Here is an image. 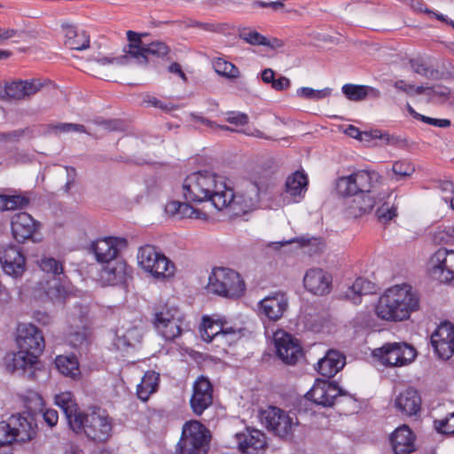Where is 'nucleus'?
Wrapping results in <instances>:
<instances>
[{
    "mask_svg": "<svg viewBox=\"0 0 454 454\" xmlns=\"http://www.w3.org/2000/svg\"><path fill=\"white\" fill-rule=\"evenodd\" d=\"M17 344L19 351L12 354L6 363L7 370L18 373L29 380L36 378L38 356L44 349L45 342L42 331L29 324L18 329Z\"/></svg>",
    "mask_w": 454,
    "mask_h": 454,
    "instance_id": "nucleus-1",
    "label": "nucleus"
},
{
    "mask_svg": "<svg viewBox=\"0 0 454 454\" xmlns=\"http://www.w3.org/2000/svg\"><path fill=\"white\" fill-rule=\"evenodd\" d=\"M224 184L223 176L207 170L196 171L184 180L183 197L193 203L210 202L220 211L226 208V200L223 199Z\"/></svg>",
    "mask_w": 454,
    "mask_h": 454,
    "instance_id": "nucleus-2",
    "label": "nucleus"
},
{
    "mask_svg": "<svg viewBox=\"0 0 454 454\" xmlns=\"http://www.w3.org/2000/svg\"><path fill=\"white\" fill-rule=\"evenodd\" d=\"M420 300L417 292L408 284L396 285L386 290L375 306L377 317L390 322L410 318L419 309Z\"/></svg>",
    "mask_w": 454,
    "mask_h": 454,
    "instance_id": "nucleus-3",
    "label": "nucleus"
},
{
    "mask_svg": "<svg viewBox=\"0 0 454 454\" xmlns=\"http://www.w3.org/2000/svg\"><path fill=\"white\" fill-rule=\"evenodd\" d=\"M73 432L83 434L95 442H106L112 436L113 419L99 408H93L89 412H83L80 419H74Z\"/></svg>",
    "mask_w": 454,
    "mask_h": 454,
    "instance_id": "nucleus-4",
    "label": "nucleus"
},
{
    "mask_svg": "<svg viewBox=\"0 0 454 454\" xmlns=\"http://www.w3.org/2000/svg\"><path fill=\"white\" fill-rule=\"evenodd\" d=\"M261 187L259 183L251 179H243L238 185V191L224 184L226 207L233 215H242L257 208L260 202Z\"/></svg>",
    "mask_w": 454,
    "mask_h": 454,
    "instance_id": "nucleus-5",
    "label": "nucleus"
},
{
    "mask_svg": "<svg viewBox=\"0 0 454 454\" xmlns=\"http://www.w3.org/2000/svg\"><path fill=\"white\" fill-rule=\"evenodd\" d=\"M211 440L210 431L198 420L184 424L176 444V454H207Z\"/></svg>",
    "mask_w": 454,
    "mask_h": 454,
    "instance_id": "nucleus-6",
    "label": "nucleus"
},
{
    "mask_svg": "<svg viewBox=\"0 0 454 454\" xmlns=\"http://www.w3.org/2000/svg\"><path fill=\"white\" fill-rule=\"evenodd\" d=\"M207 291L214 294L238 299L246 290V285L241 276L228 268H215L208 278Z\"/></svg>",
    "mask_w": 454,
    "mask_h": 454,
    "instance_id": "nucleus-7",
    "label": "nucleus"
},
{
    "mask_svg": "<svg viewBox=\"0 0 454 454\" xmlns=\"http://www.w3.org/2000/svg\"><path fill=\"white\" fill-rule=\"evenodd\" d=\"M137 262L145 271L156 278H164L174 274V263L153 246L141 247L137 253Z\"/></svg>",
    "mask_w": 454,
    "mask_h": 454,
    "instance_id": "nucleus-8",
    "label": "nucleus"
},
{
    "mask_svg": "<svg viewBox=\"0 0 454 454\" xmlns=\"http://www.w3.org/2000/svg\"><path fill=\"white\" fill-rule=\"evenodd\" d=\"M373 356L386 366L400 367L411 363L417 356V351L406 342H393L374 349Z\"/></svg>",
    "mask_w": 454,
    "mask_h": 454,
    "instance_id": "nucleus-9",
    "label": "nucleus"
},
{
    "mask_svg": "<svg viewBox=\"0 0 454 454\" xmlns=\"http://www.w3.org/2000/svg\"><path fill=\"white\" fill-rule=\"evenodd\" d=\"M380 176L372 171L360 170L348 176L339 177L336 181V192L341 197H352L355 194L372 193V182Z\"/></svg>",
    "mask_w": 454,
    "mask_h": 454,
    "instance_id": "nucleus-10",
    "label": "nucleus"
},
{
    "mask_svg": "<svg viewBox=\"0 0 454 454\" xmlns=\"http://www.w3.org/2000/svg\"><path fill=\"white\" fill-rule=\"evenodd\" d=\"M153 326L166 340H174L182 334V320L178 308L165 305L154 313Z\"/></svg>",
    "mask_w": 454,
    "mask_h": 454,
    "instance_id": "nucleus-11",
    "label": "nucleus"
},
{
    "mask_svg": "<svg viewBox=\"0 0 454 454\" xmlns=\"http://www.w3.org/2000/svg\"><path fill=\"white\" fill-rule=\"evenodd\" d=\"M340 396L352 398L336 382H330L320 379H317L313 387L305 394V397L308 400L322 407L333 406Z\"/></svg>",
    "mask_w": 454,
    "mask_h": 454,
    "instance_id": "nucleus-12",
    "label": "nucleus"
},
{
    "mask_svg": "<svg viewBox=\"0 0 454 454\" xmlns=\"http://www.w3.org/2000/svg\"><path fill=\"white\" fill-rule=\"evenodd\" d=\"M429 272L433 278L442 283L454 280V250L439 248L430 258Z\"/></svg>",
    "mask_w": 454,
    "mask_h": 454,
    "instance_id": "nucleus-13",
    "label": "nucleus"
},
{
    "mask_svg": "<svg viewBox=\"0 0 454 454\" xmlns=\"http://www.w3.org/2000/svg\"><path fill=\"white\" fill-rule=\"evenodd\" d=\"M259 417L265 427L276 435L284 438L291 434L293 420L280 408L269 406L261 411Z\"/></svg>",
    "mask_w": 454,
    "mask_h": 454,
    "instance_id": "nucleus-14",
    "label": "nucleus"
},
{
    "mask_svg": "<svg viewBox=\"0 0 454 454\" xmlns=\"http://www.w3.org/2000/svg\"><path fill=\"white\" fill-rule=\"evenodd\" d=\"M133 269L121 257L102 263L99 278L104 285H123L132 278Z\"/></svg>",
    "mask_w": 454,
    "mask_h": 454,
    "instance_id": "nucleus-15",
    "label": "nucleus"
},
{
    "mask_svg": "<svg viewBox=\"0 0 454 454\" xmlns=\"http://www.w3.org/2000/svg\"><path fill=\"white\" fill-rule=\"evenodd\" d=\"M214 387L210 380L199 376L192 384V394L190 398V406L192 412L200 416L213 404Z\"/></svg>",
    "mask_w": 454,
    "mask_h": 454,
    "instance_id": "nucleus-16",
    "label": "nucleus"
},
{
    "mask_svg": "<svg viewBox=\"0 0 454 454\" xmlns=\"http://www.w3.org/2000/svg\"><path fill=\"white\" fill-rule=\"evenodd\" d=\"M0 265L4 274L18 279L26 271V256L19 247L7 246L0 250Z\"/></svg>",
    "mask_w": 454,
    "mask_h": 454,
    "instance_id": "nucleus-17",
    "label": "nucleus"
},
{
    "mask_svg": "<svg viewBox=\"0 0 454 454\" xmlns=\"http://www.w3.org/2000/svg\"><path fill=\"white\" fill-rule=\"evenodd\" d=\"M127 246L128 241L124 238L106 237L93 241L90 250L94 254L98 262L104 263L118 257L120 251L126 248Z\"/></svg>",
    "mask_w": 454,
    "mask_h": 454,
    "instance_id": "nucleus-18",
    "label": "nucleus"
},
{
    "mask_svg": "<svg viewBox=\"0 0 454 454\" xmlns=\"http://www.w3.org/2000/svg\"><path fill=\"white\" fill-rule=\"evenodd\" d=\"M331 274L320 268L309 269L303 277L304 288L315 295H326L332 290Z\"/></svg>",
    "mask_w": 454,
    "mask_h": 454,
    "instance_id": "nucleus-19",
    "label": "nucleus"
},
{
    "mask_svg": "<svg viewBox=\"0 0 454 454\" xmlns=\"http://www.w3.org/2000/svg\"><path fill=\"white\" fill-rule=\"evenodd\" d=\"M275 347L278 356L286 364H295L303 354L299 340L287 333L275 338Z\"/></svg>",
    "mask_w": 454,
    "mask_h": 454,
    "instance_id": "nucleus-20",
    "label": "nucleus"
},
{
    "mask_svg": "<svg viewBox=\"0 0 454 454\" xmlns=\"http://www.w3.org/2000/svg\"><path fill=\"white\" fill-rule=\"evenodd\" d=\"M45 82L41 79L17 80L6 83V101L28 99L36 94Z\"/></svg>",
    "mask_w": 454,
    "mask_h": 454,
    "instance_id": "nucleus-21",
    "label": "nucleus"
},
{
    "mask_svg": "<svg viewBox=\"0 0 454 454\" xmlns=\"http://www.w3.org/2000/svg\"><path fill=\"white\" fill-rule=\"evenodd\" d=\"M288 307V298L285 293L276 292L260 301V310L269 320H279Z\"/></svg>",
    "mask_w": 454,
    "mask_h": 454,
    "instance_id": "nucleus-22",
    "label": "nucleus"
},
{
    "mask_svg": "<svg viewBox=\"0 0 454 454\" xmlns=\"http://www.w3.org/2000/svg\"><path fill=\"white\" fill-rule=\"evenodd\" d=\"M38 226L39 223L27 212L15 214L12 217V232L19 243L32 239Z\"/></svg>",
    "mask_w": 454,
    "mask_h": 454,
    "instance_id": "nucleus-23",
    "label": "nucleus"
},
{
    "mask_svg": "<svg viewBox=\"0 0 454 454\" xmlns=\"http://www.w3.org/2000/svg\"><path fill=\"white\" fill-rule=\"evenodd\" d=\"M236 437L243 453L257 454L258 450L267 446L265 434L257 429L247 428L246 432L237 434Z\"/></svg>",
    "mask_w": 454,
    "mask_h": 454,
    "instance_id": "nucleus-24",
    "label": "nucleus"
},
{
    "mask_svg": "<svg viewBox=\"0 0 454 454\" xmlns=\"http://www.w3.org/2000/svg\"><path fill=\"white\" fill-rule=\"evenodd\" d=\"M346 364V356L337 349H329L317 362L318 373L328 379L339 372Z\"/></svg>",
    "mask_w": 454,
    "mask_h": 454,
    "instance_id": "nucleus-25",
    "label": "nucleus"
},
{
    "mask_svg": "<svg viewBox=\"0 0 454 454\" xmlns=\"http://www.w3.org/2000/svg\"><path fill=\"white\" fill-rule=\"evenodd\" d=\"M54 403L62 411L69 428L73 430L74 419H80L84 412L80 409L74 395L68 391L61 392L54 396Z\"/></svg>",
    "mask_w": 454,
    "mask_h": 454,
    "instance_id": "nucleus-26",
    "label": "nucleus"
},
{
    "mask_svg": "<svg viewBox=\"0 0 454 454\" xmlns=\"http://www.w3.org/2000/svg\"><path fill=\"white\" fill-rule=\"evenodd\" d=\"M390 442L395 454H411L415 450V434L406 425L394 431Z\"/></svg>",
    "mask_w": 454,
    "mask_h": 454,
    "instance_id": "nucleus-27",
    "label": "nucleus"
},
{
    "mask_svg": "<svg viewBox=\"0 0 454 454\" xmlns=\"http://www.w3.org/2000/svg\"><path fill=\"white\" fill-rule=\"evenodd\" d=\"M395 406L406 416L416 415L421 408L419 393L414 387L406 388L396 396Z\"/></svg>",
    "mask_w": 454,
    "mask_h": 454,
    "instance_id": "nucleus-28",
    "label": "nucleus"
},
{
    "mask_svg": "<svg viewBox=\"0 0 454 454\" xmlns=\"http://www.w3.org/2000/svg\"><path fill=\"white\" fill-rule=\"evenodd\" d=\"M65 32V44L75 51H83L90 47V35L85 30H78L74 25L63 23L61 25Z\"/></svg>",
    "mask_w": 454,
    "mask_h": 454,
    "instance_id": "nucleus-29",
    "label": "nucleus"
},
{
    "mask_svg": "<svg viewBox=\"0 0 454 454\" xmlns=\"http://www.w3.org/2000/svg\"><path fill=\"white\" fill-rule=\"evenodd\" d=\"M8 421L13 430L17 433L18 442H25L33 439L35 432L33 427V419L22 416L21 414H12Z\"/></svg>",
    "mask_w": 454,
    "mask_h": 454,
    "instance_id": "nucleus-30",
    "label": "nucleus"
},
{
    "mask_svg": "<svg viewBox=\"0 0 454 454\" xmlns=\"http://www.w3.org/2000/svg\"><path fill=\"white\" fill-rule=\"evenodd\" d=\"M8 421L13 430L17 433L18 442H25L33 439L35 432L33 427V419L22 416L21 414H12Z\"/></svg>",
    "mask_w": 454,
    "mask_h": 454,
    "instance_id": "nucleus-31",
    "label": "nucleus"
},
{
    "mask_svg": "<svg viewBox=\"0 0 454 454\" xmlns=\"http://www.w3.org/2000/svg\"><path fill=\"white\" fill-rule=\"evenodd\" d=\"M376 292V285L372 281L364 278H357L355 282L348 287L345 292V298L351 301L355 305L362 302V296L374 294Z\"/></svg>",
    "mask_w": 454,
    "mask_h": 454,
    "instance_id": "nucleus-32",
    "label": "nucleus"
},
{
    "mask_svg": "<svg viewBox=\"0 0 454 454\" xmlns=\"http://www.w3.org/2000/svg\"><path fill=\"white\" fill-rule=\"evenodd\" d=\"M354 199L348 205V213L350 216L357 218L369 214L375 206V198L371 193L353 195Z\"/></svg>",
    "mask_w": 454,
    "mask_h": 454,
    "instance_id": "nucleus-33",
    "label": "nucleus"
},
{
    "mask_svg": "<svg viewBox=\"0 0 454 454\" xmlns=\"http://www.w3.org/2000/svg\"><path fill=\"white\" fill-rule=\"evenodd\" d=\"M309 181L308 176L302 171H295L290 175L285 184V192L292 198H303L307 191ZM297 201L296 200H294Z\"/></svg>",
    "mask_w": 454,
    "mask_h": 454,
    "instance_id": "nucleus-34",
    "label": "nucleus"
},
{
    "mask_svg": "<svg viewBox=\"0 0 454 454\" xmlns=\"http://www.w3.org/2000/svg\"><path fill=\"white\" fill-rule=\"evenodd\" d=\"M143 35L132 30L127 31L129 43L124 47V54L122 55L126 57L127 63L129 59H134L137 62L139 58L143 57V51L147 44L142 41Z\"/></svg>",
    "mask_w": 454,
    "mask_h": 454,
    "instance_id": "nucleus-35",
    "label": "nucleus"
},
{
    "mask_svg": "<svg viewBox=\"0 0 454 454\" xmlns=\"http://www.w3.org/2000/svg\"><path fill=\"white\" fill-rule=\"evenodd\" d=\"M169 52L170 49L164 42L153 41L146 44L143 57L139 58L137 63L146 65L150 60L168 59Z\"/></svg>",
    "mask_w": 454,
    "mask_h": 454,
    "instance_id": "nucleus-36",
    "label": "nucleus"
},
{
    "mask_svg": "<svg viewBox=\"0 0 454 454\" xmlns=\"http://www.w3.org/2000/svg\"><path fill=\"white\" fill-rule=\"evenodd\" d=\"M160 383V374L154 371L145 372L141 382L137 387V395L143 401L146 402L150 395L158 390Z\"/></svg>",
    "mask_w": 454,
    "mask_h": 454,
    "instance_id": "nucleus-37",
    "label": "nucleus"
},
{
    "mask_svg": "<svg viewBox=\"0 0 454 454\" xmlns=\"http://www.w3.org/2000/svg\"><path fill=\"white\" fill-rule=\"evenodd\" d=\"M191 203L193 201L185 200L181 202L178 200H172L166 205V212L172 216H178L179 218L193 217L200 218L201 212L200 209L194 208Z\"/></svg>",
    "mask_w": 454,
    "mask_h": 454,
    "instance_id": "nucleus-38",
    "label": "nucleus"
},
{
    "mask_svg": "<svg viewBox=\"0 0 454 454\" xmlns=\"http://www.w3.org/2000/svg\"><path fill=\"white\" fill-rule=\"evenodd\" d=\"M30 203V198L26 193L0 194V211L26 208Z\"/></svg>",
    "mask_w": 454,
    "mask_h": 454,
    "instance_id": "nucleus-39",
    "label": "nucleus"
},
{
    "mask_svg": "<svg viewBox=\"0 0 454 454\" xmlns=\"http://www.w3.org/2000/svg\"><path fill=\"white\" fill-rule=\"evenodd\" d=\"M56 366L65 376L74 378L80 373L79 364L74 356H59L56 358Z\"/></svg>",
    "mask_w": 454,
    "mask_h": 454,
    "instance_id": "nucleus-40",
    "label": "nucleus"
},
{
    "mask_svg": "<svg viewBox=\"0 0 454 454\" xmlns=\"http://www.w3.org/2000/svg\"><path fill=\"white\" fill-rule=\"evenodd\" d=\"M203 333L202 339L207 342H211L213 339L221 337L223 332V324L214 321L211 317L204 316L202 318Z\"/></svg>",
    "mask_w": 454,
    "mask_h": 454,
    "instance_id": "nucleus-41",
    "label": "nucleus"
},
{
    "mask_svg": "<svg viewBox=\"0 0 454 454\" xmlns=\"http://www.w3.org/2000/svg\"><path fill=\"white\" fill-rule=\"evenodd\" d=\"M213 67L218 74L223 77L234 79L238 78L240 74L239 68L235 65L221 58L214 60Z\"/></svg>",
    "mask_w": 454,
    "mask_h": 454,
    "instance_id": "nucleus-42",
    "label": "nucleus"
},
{
    "mask_svg": "<svg viewBox=\"0 0 454 454\" xmlns=\"http://www.w3.org/2000/svg\"><path fill=\"white\" fill-rule=\"evenodd\" d=\"M68 341L74 348H87L90 344V333L86 327L78 328L69 333Z\"/></svg>",
    "mask_w": 454,
    "mask_h": 454,
    "instance_id": "nucleus-43",
    "label": "nucleus"
},
{
    "mask_svg": "<svg viewBox=\"0 0 454 454\" xmlns=\"http://www.w3.org/2000/svg\"><path fill=\"white\" fill-rule=\"evenodd\" d=\"M431 340L450 341L454 345V325L450 322L442 323L431 335Z\"/></svg>",
    "mask_w": 454,
    "mask_h": 454,
    "instance_id": "nucleus-44",
    "label": "nucleus"
},
{
    "mask_svg": "<svg viewBox=\"0 0 454 454\" xmlns=\"http://www.w3.org/2000/svg\"><path fill=\"white\" fill-rule=\"evenodd\" d=\"M239 38L252 45L270 46V41L255 30L244 28L239 32Z\"/></svg>",
    "mask_w": 454,
    "mask_h": 454,
    "instance_id": "nucleus-45",
    "label": "nucleus"
},
{
    "mask_svg": "<svg viewBox=\"0 0 454 454\" xmlns=\"http://www.w3.org/2000/svg\"><path fill=\"white\" fill-rule=\"evenodd\" d=\"M413 72L427 78H436L439 72L428 67L421 59H411L409 61Z\"/></svg>",
    "mask_w": 454,
    "mask_h": 454,
    "instance_id": "nucleus-46",
    "label": "nucleus"
},
{
    "mask_svg": "<svg viewBox=\"0 0 454 454\" xmlns=\"http://www.w3.org/2000/svg\"><path fill=\"white\" fill-rule=\"evenodd\" d=\"M332 90L325 88L323 90H314L309 87H301L298 89L297 95L301 98L311 100H320L331 95Z\"/></svg>",
    "mask_w": 454,
    "mask_h": 454,
    "instance_id": "nucleus-47",
    "label": "nucleus"
},
{
    "mask_svg": "<svg viewBox=\"0 0 454 454\" xmlns=\"http://www.w3.org/2000/svg\"><path fill=\"white\" fill-rule=\"evenodd\" d=\"M365 85L347 83L341 88L344 96L350 101H362L364 99Z\"/></svg>",
    "mask_w": 454,
    "mask_h": 454,
    "instance_id": "nucleus-48",
    "label": "nucleus"
},
{
    "mask_svg": "<svg viewBox=\"0 0 454 454\" xmlns=\"http://www.w3.org/2000/svg\"><path fill=\"white\" fill-rule=\"evenodd\" d=\"M450 341H436L431 340V345L437 355L438 358L442 360L450 359L454 354V345Z\"/></svg>",
    "mask_w": 454,
    "mask_h": 454,
    "instance_id": "nucleus-49",
    "label": "nucleus"
},
{
    "mask_svg": "<svg viewBox=\"0 0 454 454\" xmlns=\"http://www.w3.org/2000/svg\"><path fill=\"white\" fill-rule=\"evenodd\" d=\"M372 139H382L385 140L387 145H395L398 143L399 139L394 136H390L387 133H382L379 129L370 130V131H362V136L359 137L360 141L369 142Z\"/></svg>",
    "mask_w": 454,
    "mask_h": 454,
    "instance_id": "nucleus-50",
    "label": "nucleus"
},
{
    "mask_svg": "<svg viewBox=\"0 0 454 454\" xmlns=\"http://www.w3.org/2000/svg\"><path fill=\"white\" fill-rule=\"evenodd\" d=\"M393 177L395 181L410 176L414 171V167L409 161H395L392 167Z\"/></svg>",
    "mask_w": 454,
    "mask_h": 454,
    "instance_id": "nucleus-51",
    "label": "nucleus"
},
{
    "mask_svg": "<svg viewBox=\"0 0 454 454\" xmlns=\"http://www.w3.org/2000/svg\"><path fill=\"white\" fill-rule=\"evenodd\" d=\"M13 442H18L17 433H13V430L9 421L0 422V446H7L12 444Z\"/></svg>",
    "mask_w": 454,
    "mask_h": 454,
    "instance_id": "nucleus-52",
    "label": "nucleus"
},
{
    "mask_svg": "<svg viewBox=\"0 0 454 454\" xmlns=\"http://www.w3.org/2000/svg\"><path fill=\"white\" fill-rule=\"evenodd\" d=\"M434 427L440 434L454 435V412L450 413L443 419H435Z\"/></svg>",
    "mask_w": 454,
    "mask_h": 454,
    "instance_id": "nucleus-53",
    "label": "nucleus"
},
{
    "mask_svg": "<svg viewBox=\"0 0 454 454\" xmlns=\"http://www.w3.org/2000/svg\"><path fill=\"white\" fill-rule=\"evenodd\" d=\"M40 267L43 271L54 275H60L64 270L62 263L52 257L42 259Z\"/></svg>",
    "mask_w": 454,
    "mask_h": 454,
    "instance_id": "nucleus-54",
    "label": "nucleus"
},
{
    "mask_svg": "<svg viewBox=\"0 0 454 454\" xmlns=\"http://www.w3.org/2000/svg\"><path fill=\"white\" fill-rule=\"evenodd\" d=\"M434 239L439 244H454V227L447 226L435 232Z\"/></svg>",
    "mask_w": 454,
    "mask_h": 454,
    "instance_id": "nucleus-55",
    "label": "nucleus"
},
{
    "mask_svg": "<svg viewBox=\"0 0 454 454\" xmlns=\"http://www.w3.org/2000/svg\"><path fill=\"white\" fill-rule=\"evenodd\" d=\"M51 129L57 133L80 132L86 133L84 125L76 123H59L53 125Z\"/></svg>",
    "mask_w": 454,
    "mask_h": 454,
    "instance_id": "nucleus-56",
    "label": "nucleus"
},
{
    "mask_svg": "<svg viewBox=\"0 0 454 454\" xmlns=\"http://www.w3.org/2000/svg\"><path fill=\"white\" fill-rule=\"evenodd\" d=\"M96 123L109 131L122 130L124 126L122 121L117 119L98 120Z\"/></svg>",
    "mask_w": 454,
    "mask_h": 454,
    "instance_id": "nucleus-57",
    "label": "nucleus"
},
{
    "mask_svg": "<svg viewBox=\"0 0 454 454\" xmlns=\"http://www.w3.org/2000/svg\"><path fill=\"white\" fill-rule=\"evenodd\" d=\"M377 216L379 220L388 222L397 215L396 207L392 206L390 208L385 207V205L377 209Z\"/></svg>",
    "mask_w": 454,
    "mask_h": 454,
    "instance_id": "nucleus-58",
    "label": "nucleus"
},
{
    "mask_svg": "<svg viewBox=\"0 0 454 454\" xmlns=\"http://www.w3.org/2000/svg\"><path fill=\"white\" fill-rule=\"evenodd\" d=\"M248 116L243 113L231 112L228 114L226 121L229 123L235 124L237 126H243L248 122Z\"/></svg>",
    "mask_w": 454,
    "mask_h": 454,
    "instance_id": "nucleus-59",
    "label": "nucleus"
},
{
    "mask_svg": "<svg viewBox=\"0 0 454 454\" xmlns=\"http://www.w3.org/2000/svg\"><path fill=\"white\" fill-rule=\"evenodd\" d=\"M419 121H421L427 124L435 126V127H440V128H447V127H450L451 124L450 121L448 119H435V118L428 117V116H426L423 114L420 116Z\"/></svg>",
    "mask_w": 454,
    "mask_h": 454,
    "instance_id": "nucleus-60",
    "label": "nucleus"
},
{
    "mask_svg": "<svg viewBox=\"0 0 454 454\" xmlns=\"http://www.w3.org/2000/svg\"><path fill=\"white\" fill-rule=\"evenodd\" d=\"M43 420L46 422V424L52 427L57 425L59 420V413L54 409H46L43 413Z\"/></svg>",
    "mask_w": 454,
    "mask_h": 454,
    "instance_id": "nucleus-61",
    "label": "nucleus"
},
{
    "mask_svg": "<svg viewBox=\"0 0 454 454\" xmlns=\"http://www.w3.org/2000/svg\"><path fill=\"white\" fill-rule=\"evenodd\" d=\"M187 27H198L200 29H203L206 31L210 32H215L217 31L218 25L213 24V23H206V22H200L196 20H190L187 24Z\"/></svg>",
    "mask_w": 454,
    "mask_h": 454,
    "instance_id": "nucleus-62",
    "label": "nucleus"
},
{
    "mask_svg": "<svg viewBox=\"0 0 454 454\" xmlns=\"http://www.w3.org/2000/svg\"><path fill=\"white\" fill-rule=\"evenodd\" d=\"M221 337L226 338V341L231 342L239 337V332L231 326H225L223 324V332H221Z\"/></svg>",
    "mask_w": 454,
    "mask_h": 454,
    "instance_id": "nucleus-63",
    "label": "nucleus"
},
{
    "mask_svg": "<svg viewBox=\"0 0 454 454\" xmlns=\"http://www.w3.org/2000/svg\"><path fill=\"white\" fill-rule=\"evenodd\" d=\"M291 85L290 80L286 76H280L275 79L271 84V87L276 90H284L289 88Z\"/></svg>",
    "mask_w": 454,
    "mask_h": 454,
    "instance_id": "nucleus-64",
    "label": "nucleus"
}]
</instances>
